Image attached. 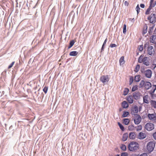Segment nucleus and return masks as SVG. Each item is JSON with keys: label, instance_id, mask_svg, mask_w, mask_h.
Masks as SVG:
<instances>
[{"label": "nucleus", "instance_id": "1", "mask_svg": "<svg viewBox=\"0 0 156 156\" xmlns=\"http://www.w3.org/2000/svg\"><path fill=\"white\" fill-rule=\"evenodd\" d=\"M139 87H144V89L146 90H148L150 88H151V89L149 91V93L151 95H153V94L156 90V85H151V83L149 82L145 81L142 80L141 81L139 84Z\"/></svg>", "mask_w": 156, "mask_h": 156}, {"label": "nucleus", "instance_id": "2", "mask_svg": "<svg viewBox=\"0 0 156 156\" xmlns=\"http://www.w3.org/2000/svg\"><path fill=\"white\" fill-rule=\"evenodd\" d=\"M149 58L147 57H144L143 55H141L138 59V62L140 63H143L146 66H149L150 64Z\"/></svg>", "mask_w": 156, "mask_h": 156}, {"label": "nucleus", "instance_id": "3", "mask_svg": "<svg viewBox=\"0 0 156 156\" xmlns=\"http://www.w3.org/2000/svg\"><path fill=\"white\" fill-rule=\"evenodd\" d=\"M128 147L129 151H134L139 149V145L136 142H132L129 144Z\"/></svg>", "mask_w": 156, "mask_h": 156}, {"label": "nucleus", "instance_id": "4", "mask_svg": "<svg viewBox=\"0 0 156 156\" xmlns=\"http://www.w3.org/2000/svg\"><path fill=\"white\" fill-rule=\"evenodd\" d=\"M155 145V142L154 141H150L148 143L147 146V149L149 152L150 153L153 151Z\"/></svg>", "mask_w": 156, "mask_h": 156}, {"label": "nucleus", "instance_id": "5", "mask_svg": "<svg viewBox=\"0 0 156 156\" xmlns=\"http://www.w3.org/2000/svg\"><path fill=\"white\" fill-rule=\"evenodd\" d=\"M141 118L139 115H136L134 117V122L136 125L139 124L141 122Z\"/></svg>", "mask_w": 156, "mask_h": 156}, {"label": "nucleus", "instance_id": "6", "mask_svg": "<svg viewBox=\"0 0 156 156\" xmlns=\"http://www.w3.org/2000/svg\"><path fill=\"white\" fill-rule=\"evenodd\" d=\"M145 128L147 130L151 131L154 129V125L152 123L148 122L145 125Z\"/></svg>", "mask_w": 156, "mask_h": 156}, {"label": "nucleus", "instance_id": "7", "mask_svg": "<svg viewBox=\"0 0 156 156\" xmlns=\"http://www.w3.org/2000/svg\"><path fill=\"white\" fill-rule=\"evenodd\" d=\"M139 111L138 108L137 106L135 105L132 108L131 110V112L132 115H137Z\"/></svg>", "mask_w": 156, "mask_h": 156}, {"label": "nucleus", "instance_id": "8", "mask_svg": "<svg viewBox=\"0 0 156 156\" xmlns=\"http://www.w3.org/2000/svg\"><path fill=\"white\" fill-rule=\"evenodd\" d=\"M148 20H149L150 22L151 23H154L156 21V18L155 16V14L152 13L150 16L148 18Z\"/></svg>", "mask_w": 156, "mask_h": 156}, {"label": "nucleus", "instance_id": "9", "mask_svg": "<svg viewBox=\"0 0 156 156\" xmlns=\"http://www.w3.org/2000/svg\"><path fill=\"white\" fill-rule=\"evenodd\" d=\"M148 117L149 119L151 121H156V114L155 113L153 114H148Z\"/></svg>", "mask_w": 156, "mask_h": 156}, {"label": "nucleus", "instance_id": "10", "mask_svg": "<svg viewBox=\"0 0 156 156\" xmlns=\"http://www.w3.org/2000/svg\"><path fill=\"white\" fill-rule=\"evenodd\" d=\"M147 51L148 54L150 55H153L154 54V49L153 46H149L148 47Z\"/></svg>", "mask_w": 156, "mask_h": 156}, {"label": "nucleus", "instance_id": "11", "mask_svg": "<svg viewBox=\"0 0 156 156\" xmlns=\"http://www.w3.org/2000/svg\"><path fill=\"white\" fill-rule=\"evenodd\" d=\"M109 80L108 75L102 76L100 78V80L104 83L108 82Z\"/></svg>", "mask_w": 156, "mask_h": 156}, {"label": "nucleus", "instance_id": "12", "mask_svg": "<svg viewBox=\"0 0 156 156\" xmlns=\"http://www.w3.org/2000/svg\"><path fill=\"white\" fill-rule=\"evenodd\" d=\"M152 72L150 70H147L144 73L145 76L148 78L151 77L152 75Z\"/></svg>", "mask_w": 156, "mask_h": 156}, {"label": "nucleus", "instance_id": "13", "mask_svg": "<svg viewBox=\"0 0 156 156\" xmlns=\"http://www.w3.org/2000/svg\"><path fill=\"white\" fill-rule=\"evenodd\" d=\"M140 93L139 92H136L133 94V97L136 100L139 98Z\"/></svg>", "mask_w": 156, "mask_h": 156}, {"label": "nucleus", "instance_id": "14", "mask_svg": "<svg viewBox=\"0 0 156 156\" xmlns=\"http://www.w3.org/2000/svg\"><path fill=\"white\" fill-rule=\"evenodd\" d=\"M126 99L130 104H132L133 102V97L132 95H129L126 97Z\"/></svg>", "mask_w": 156, "mask_h": 156}, {"label": "nucleus", "instance_id": "15", "mask_svg": "<svg viewBox=\"0 0 156 156\" xmlns=\"http://www.w3.org/2000/svg\"><path fill=\"white\" fill-rule=\"evenodd\" d=\"M139 138L140 139H143L145 138L146 137V135L145 133L140 132L139 134Z\"/></svg>", "mask_w": 156, "mask_h": 156}, {"label": "nucleus", "instance_id": "16", "mask_svg": "<svg viewBox=\"0 0 156 156\" xmlns=\"http://www.w3.org/2000/svg\"><path fill=\"white\" fill-rule=\"evenodd\" d=\"M150 41L153 43H156V35H153L150 38Z\"/></svg>", "mask_w": 156, "mask_h": 156}, {"label": "nucleus", "instance_id": "17", "mask_svg": "<svg viewBox=\"0 0 156 156\" xmlns=\"http://www.w3.org/2000/svg\"><path fill=\"white\" fill-rule=\"evenodd\" d=\"M149 97L148 95H145L143 97L144 102L146 104L149 103Z\"/></svg>", "mask_w": 156, "mask_h": 156}, {"label": "nucleus", "instance_id": "18", "mask_svg": "<svg viewBox=\"0 0 156 156\" xmlns=\"http://www.w3.org/2000/svg\"><path fill=\"white\" fill-rule=\"evenodd\" d=\"M156 4V2L154 1V0H151L149 7L151 8L154 7Z\"/></svg>", "mask_w": 156, "mask_h": 156}, {"label": "nucleus", "instance_id": "19", "mask_svg": "<svg viewBox=\"0 0 156 156\" xmlns=\"http://www.w3.org/2000/svg\"><path fill=\"white\" fill-rule=\"evenodd\" d=\"M122 106L123 108H127L129 106V104L126 101H123L122 103Z\"/></svg>", "mask_w": 156, "mask_h": 156}, {"label": "nucleus", "instance_id": "20", "mask_svg": "<svg viewBox=\"0 0 156 156\" xmlns=\"http://www.w3.org/2000/svg\"><path fill=\"white\" fill-rule=\"evenodd\" d=\"M129 135L128 133H126L124 134L123 135L122 140L123 141H125L127 140L128 137Z\"/></svg>", "mask_w": 156, "mask_h": 156}, {"label": "nucleus", "instance_id": "21", "mask_svg": "<svg viewBox=\"0 0 156 156\" xmlns=\"http://www.w3.org/2000/svg\"><path fill=\"white\" fill-rule=\"evenodd\" d=\"M150 103L152 107L154 108H156V101L154 100H151Z\"/></svg>", "mask_w": 156, "mask_h": 156}, {"label": "nucleus", "instance_id": "22", "mask_svg": "<svg viewBox=\"0 0 156 156\" xmlns=\"http://www.w3.org/2000/svg\"><path fill=\"white\" fill-rule=\"evenodd\" d=\"M129 138L131 139H134L136 137V134L134 132H131L129 135Z\"/></svg>", "mask_w": 156, "mask_h": 156}, {"label": "nucleus", "instance_id": "23", "mask_svg": "<svg viewBox=\"0 0 156 156\" xmlns=\"http://www.w3.org/2000/svg\"><path fill=\"white\" fill-rule=\"evenodd\" d=\"M147 26L146 24H145L143 27V34H146L147 31Z\"/></svg>", "mask_w": 156, "mask_h": 156}, {"label": "nucleus", "instance_id": "24", "mask_svg": "<svg viewBox=\"0 0 156 156\" xmlns=\"http://www.w3.org/2000/svg\"><path fill=\"white\" fill-rule=\"evenodd\" d=\"M125 63L124 57L123 56H122L119 59V63L120 65H122Z\"/></svg>", "mask_w": 156, "mask_h": 156}, {"label": "nucleus", "instance_id": "25", "mask_svg": "<svg viewBox=\"0 0 156 156\" xmlns=\"http://www.w3.org/2000/svg\"><path fill=\"white\" fill-rule=\"evenodd\" d=\"M78 54V52L76 51H72L70 52L69 55L71 56H76Z\"/></svg>", "mask_w": 156, "mask_h": 156}, {"label": "nucleus", "instance_id": "26", "mask_svg": "<svg viewBox=\"0 0 156 156\" xmlns=\"http://www.w3.org/2000/svg\"><path fill=\"white\" fill-rule=\"evenodd\" d=\"M154 26L153 25L152 27H150L149 29L148 33L149 34L151 35L152 34Z\"/></svg>", "mask_w": 156, "mask_h": 156}, {"label": "nucleus", "instance_id": "27", "mask_svg": "<svg viewBox=\"0 0 156 156\" xmlns=\"http://www.w3.org/2000/svg\"><path fill=\"white\" fill-rule=\"evenodd\" d=\"M140 75L136 76L135 77L134 81L136 82H139L140 80Z\"/></svg>", "mask_w": 156, "mask_h": 156}, {"label": "nucleus", "instance_id": "28", "mask_svg": "<svg viewBox=\"0 0 156 156\" xmlns=\"http://www.w3.org/2000/svg\"><path fill=\"white\" fill-rule=\"evenodd\" d=\"M130 121L128 119H125L123 120V122L126 125H128Z\"/></svg>", "mask_w": 156, "mask_h": 156}, {"label": "nucleus", "instance_id": "29", "mask_svg": "<svg viewBox=\"0 0 156 156\" xmlns=\"http://www.w3.org/2000/svg\"><path fill=\"white\" fill-rule=\"evenodd\" d=\"M135 128L133 125H130L128 127V129L130 131H133L135 129Z\"/></svg>", "mask_w": 156, "mask_h": 156}, {"label": "nucleus", "instance_id": "30", "mask_svg": "<svg viewBox=\"0 0 156 156\" xmlns=\"http://www.w3.org/2000/svg\"><path fill=\"white\" fill-rule=\"evenodd\" d=\"M75 43V42L73 40H72L70 41L69 43V45L68 47V49H69L71 47H72L73 45H74Z\"/></svg>", "mask_w": 156, "mask_h": 156}, {"label": "nucleus", "instance_id": "31", "mask_svg": "<svg viewBox=\"0 0 156 156\" xmlns=\"http://www.w3.org/2000/svg\"><path fill=\"white\" fill-rule=\"evenodd\" d=\"M129 114V112L127 111H124L123 112L122 115V116L123 117H127Z\"/></svg>", "mask_w": 156, "mask_h": 156}, {"label": "nucleus", "instance_id": "32", "mask_svg": "<svg viewBox=\"0 0 156 156\" xmlns=\"http://www.w3.org/2000/svg\"><path fill=\"white\" fill-rule=\"evenodd\" d=\"M140 68V66L139 65H136L135 69H134V71L137 72L139 71Z\"/></svg>", "mask_w": 156, "mask_h": 156}, {"label": "nucleus", "instance_id": "33", "mask_svg": "<svg viewBox=\"0 0 156 156\" xmlns=\"http://www.w3.org/2000/svg\"><path fill=\"white\" fill-rule=\"evenodd\" d=\"M118 124L121 130L122 131H124V126L119 122H118Z\"/></svg>", "mask_w": 156, "mask_h": 156}, {"label": "nucleus", "instance_id": "34", "mask_svg": "<svg viewBox=\"0 0 156 156\" xmlns=\"http://www.w3.org/2000/svg\"><path fill=\"white\" fill-rule=\"evenodd\" d=\"M129 90L128 88H125L123 91V95H126L128 93Z\"/></svg>", "mask_w": 156, "mask_h": 156}, {"label": "nucleus", "instance_id": "35", "mask_svg": "<svg viewBox=\"0 0 156 156\" xmlns=\"http://www.w3.org/2000/svg\"><path fill=\"white\" fill-rule=\"evenodd\" d=\"M123 33L124 34L126 33V24H124L123 26Z\"/></svg>", "mask_w": 156, "mask_h": 156}, {"label": "nucleus", "instance_id": "36", "mask_svg": "<svg viewBox=\"0 0 156 156\" xmlns=\"http://www.w3.org/2000/svg\"><path fill=\"white\" fill-rule=\"evenodd\" d=\"M138 86L137 85H135L133 86L132 89V91H134L138 89Z\"/></svg>", "mask_w": 156, "mask_h": 156}, {"label": "nucleus", "instance_id": "37", "mask_svg": "<svg viewBox=\"0 0 156 156\" xmlns=\"http://www.w3.org/2000/svg\"><path fill=\"white\" fill-rule=\"evenodd\" d=\"M136 11H137V14H138L140 12V8L139 7L138 4L137 6H136Z\"/></svg>", "mask_w": 156, "mask_h": 156}, {"label": "nucleus", "instance_id": "38", "mask_svg": "<svg viewBox=\"0 0 156 156\" xmlns=\"http://www.w3.org/2000/svg\"><path fill=\"white\" fill-rule=\"evenodd\" d=\"M152 9V8H151L150 7H149L147 10L145 12V14L147 15L149 14L150 13V11L151 10V9Z\"/></svg>", "mask_w": 156, "mask_h": 156}, {"label": "nucleus", "instance_id": "39", "mask_svg": "<svg viewBox=\"0 0 156 156\" xmlns=\"http://www.w3.org/2000/svg\"><path fill=\"white\" fill-rule=\"evenodd\" d=\"M121 148L123 151H125L126 150V146L124 144H122L121 146Z\"/></svg>", "mask_w": 156, "mask_h": 156}, {"label": "nucleus", "instance_id": "40", "mask_svg": "<svg viewBox=\"0 0 156 156\" xmlns=\"http://www.w3.org/2000/svg\"><path fill=\"white\" fill-rule=\"evenodd\" d=\"M48 89V87L47 86H45L43 89V91L45 94H46L47 93Z\"/></svg>", "mask_w": 156, "mask_h": 156}, {"label": "nucleus", "instance_id": "41", "mask_svg": "<svg viewBox=\"0 0 156 156\" xmlns=\"http://www.w3.org/2000/svg\"><path fill=\"white\" fill-rule=\"evenodd\" d=\"M133 76H130L129 78V83L130 85H131L133 82Z\"/></svg>", "mask_w": 156, "mask_h": 156}, {"label": "nucleus", "instance_id": "42", "mask_svg": "<svg viewBox=\"0 0 156 156\" xmlns=\"http://www.w3.org/2000/svg\"><path fill=\"white\" fill-rule=\"evenodd\" d=\"M142 129V126L140 125L138 126L136 128L137 131L140 130Z\"/></svg>", "mask_w": 156, "mask_h": 156}, {"label": "nucleus", "instance_id": "43", "mask_svg": "<svg viewBox=\"0 0 156 156\" xmlns=\"http://www.w3.org/2000/svg\"><path fill=\"white\" fill-rule=\"evenodd\" d=\"M120 156H128V154L127 152H123L122 153Z\"/></svg>", "mask_w": 156, "mask_h": 156}, {"label": "nucleus", "instance_id": "44", "mask_svg": "<svg viewBox=\"0 0 156 156\" xmlns=\"http://www.w3.org/2000/svg\"><path fill=\"white\" fill-rule=\"evenodd\" d=\"M138 49L140 51H142L143 50V45H140L138 47Z\"/></svg>", "mask_w": 156, "mask_h": 156}, {"label": "nucleus", "instance_id": "45", "mask_svg": "<svg viewBox=\"0 0 156 156\" xmlns=\"http://www.w3.org/2000/svg\"><path fill=\"white\" fill-rule=\"evenodd\" d=\"M15 63V62H12L8 66V69H9L11 68L14 65Z\"/></svg>", "mask_w": 156, "mask_h": 156}, {"label": "nucleus", "instance_id": "46", "mask_svg": "<svg viewBox=\"0 0 156 156\" xmlns=\"http://www.w3.org/2000/svg\"><path fill=\"white\" fill-rule=\"evenodd\" d=\"M117 46V45L116 44H111L110 45V47L111 48H113L116 47Z\"/></svg>", "mask_w": 156, "mask_h": 156}, {"label": "nucleus", "instance_id": "47", "mask_svg": "<svg viewBox=\"0 0 156 156\" xmlns=\"http://www.w3.org/2000/svg\"><path fill=\"white\" fill-rule=\"evenodd\" d=\"M153 137L154 139L156 140V132L153 134Z\"/></svg>", "mask_w": 156, "mask_h": 156}, {"label": "nucleus", "instance_id": "48", "mask_svg": "<svg viewBox=\"0 0 156 156\" xmlns=\"http://www.w3.org/2000/svg\"><path fill=\"white\" fill-rule=\"evenodd\" d=\"M124 5L126 6H128L129 5V3L128 2L126 1L124 2Z\"/></svg>", "mask_w": 156, "mask_h": 156}, {"label": "nucleus", "instance_id": "49", "mask_svg": "<svg viewBox=\"0 0 156 156\" xmlns=\"http://www.w3.org/2000/svg\"><path fill=\"white\" fill-rule=\"evenodd\" d=\"M140 156H147V154L145 153H143L141 154Z\"/></svg>", "mask_w": 156, "mask_h": 156}, {"label": "nucleus", "instance_id": "50", "mask_svg": "<svg viewBox=\"0 0 156 156\" xmlns=\"http://www.w3.org/2000/svg\"><path fill=\"white\" fill-rule=\"evenodd\" d=\"M140 6L141 8H144L145 5L144 4H141L140 5Z\"/></svg>", "mask_w": 156, "mask_h": 156}, {"label": "nucleus", "instance_id": "51", "mask_svg": "<svg viewBox=\"0 0 156 156\" xmlns=\"http://www.w3.org/2000/svg\"><path fill=\"white\" fill-rule=\"evenodd\" d=\"M106 42H107V38L104 41V42L103 45H105V44H106Z\"/></svg>", "mask_w": 156, "mask_h": 156}, {"label": "nucleus", "instance_id": "52", "mask_svg": "<svg viewBox=\"0 0 156 156\" xmlns=\"http://www.w3.org/2000/svg\"><path fill=\"white\" fill-rule=\"evenodd\" d=\"M104 45H102V48H101V50H103L104 48Z\"/></svg>", "mask_w": 156, "mask_h": 156}, {"label": "nucleus", "instance_id": "53", "mask_svg": "<svg viewBox=\"0 0 156 156\" xmlns=\"http://www.w3.org/2000/svg\"><path fill=\"white\" fill-rule=\"evenodd\" d=\"M154 34H156V27L155 29V30L154 31Z\"/></svg>", "mask_w": 156, "mask_h": 156}, {"label": "nucleus", "instance_id": "54", "mask_svg": "<svg viewBox=\"0 0 156 156\" xmlns=\"http://www.w3.org/2000/svg\"><path fill=\"white\" fill-rule=\"evenodd\" d=\"M122 111V109H121V108H120V109H119V111L120 112V111Z\"/></svg>", "mask_w": 156, "mask_h": 156}, {"label": "nucleus", "instance_id": "55", "mask_svg": "<svg viewBox=\"0 0 156 156\" xmlns=\"http://www.w3.org/2000/svg\"><path fill=\"white\" fill-rule=\"evenodd\" d=\"M117 156H119V155H118Z\"/></svg>", "mask_w": 156, "mask_h": 156}, {"label": "nucleus", "instance_id": "56", "mask_svg": "<svg viewBox=\"0 0 156 156\" xmlns=\"http://www.w3.org/2000/svg\"><path fill=\"white\" fill-rule=\"evenodd\" d=\"M156 66V65L155 66V67H155Z\"/></svg>", "mask_w": 156, "mask_h": 156}]
</instances>
